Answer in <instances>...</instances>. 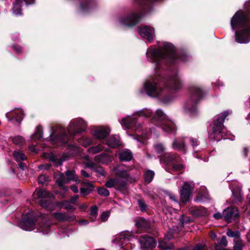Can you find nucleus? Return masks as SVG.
Instances as JSON below:
<instances>
[{
  "instance_id": "1",
  "label": "nucleus",
  "mask_w": 250,
  "mask_h": 250,
  "mask_svg": "<svg viewBox=\"0 0 250 250\" xmlns=\"http://www.w3.org/2000/svg\"><path fill=\"white\" fill-rule=\"evenodd\" d=\"M245 10L235 13L230 21L233 30L235 31V40L239 43H247L250 41V0L245 4Z\"/></svg>"
},
{
  "instance_id": "2",
  "label": "nucleus",
  "mask_w": 250,
  "mask_h": 250,
  "mask_svg": "<svg viewBox=\"0 0 250 250\" xmlns=\"http://www.w3.org/2000/svg\"><path fill=\"white\" fill-rule=\"evenodd\" d=\"M113 171L116 177L109 179L105 183V185L107 188H114L124 192L126 190L127 184L135 181L134 178L129 175L128 171L121 166L115 167Z\"/></svg>"
},
{
  "instance_id": "3",
  "label": "nucleus",
  "mask_w": 250,
  "mask_h": 250,
  "mask_svg": "<svg viewBox=\"0 0 250 250\" xmlns=\"http://www.w3.org/2000/svg\"><path fill=\"white\" fill-rule=\"evenodd\" d=\"M86 127L85 123L82 120L77 119L72 121L67 128L68 134H63L54 140L53 135L51 136V142L56 146H61L69 142L77 133L85 130Z\"/></svg>"
},
{
  "instance_id": "4",
  "label": "nucleus",
  "mask_w": 250,
  "mask_h": 250,
  "mask_svg": "<svg viewBox=\"0 0 250 250\" xmlns=\"http://www.w3.org/2000/svg\"><path fill=\"white\" fill-rule=\"evenodd\" d=\"M229 114L228 111H224L219 115L214 122L212 131L209 135L211 139L219 141L228 135V132L223 125V123Z\"/></svg>"
},
{
  "instance_id": "5",
  "label": "nucleus",
  "mask_w": 250,
  "mask_h": 250,
  "mask_svg": "<svg viewBox=\"0 0 250 250\" xmlns=\"http://www.w3.org/2000/svg\"><path fill=\"white\" fill-rule=\"evenodd\" d=\"M150 56L153 62L158 63L160 60L173 58L174 57V50L172 46L165 45L163 48L151 50Z\"/></svg>"
},
{
  "instance_id": "6",
  "label": "nucleus",
  "mask_w": 250,
  "mask_h": 250,
  "mask_svg": "<svg viewBox=\"0 0 250 250\" xmlns=\"http://www.w3.org/2000/svg\"><path fill=\"white\" fill-rule=\"evenodd\" d=\"M35 198H41L40 205L48 210H53L55 209V204L53 203L54 199L53 195L47 190L40 189L36 190L33 193Z\"/></svg>"
},
{
  "instance_id": "7",
  "label": "nucleus",
  "mask_w": 250,
  "mask_h": 250,
  "mask_svg": "<svg viewBox=\"0 0 250 250\" xmlns=\"http://www.w3.org/2000/svg\"><path fill=\"white\" fill-rule=\"evenodd\" d=\"M164 85L163 79L156 76L152 81H148L145 84V88L147 94L151 97H157L163 90L162 86Z\"/></svg>"
},
{
  "instance_id": "8",
  "label": "nucleus",
  "mask_w": 250,
  "mask_h": 250,
  "mask_svg": "<svg viewBox=\"0 0 250 250\" xmlns=\"http://www.w3.org/2000/svg\"><path fill=\"white\" fill-rule=\"evenodd\" d=\"M161 161H164L166 164L172 167V169L174 172H181L184 169V166L179 162L180 158L177 154L165 153L164 156L160 158Z\"/></svg>"
},
{
  "instance_id": "9",
  "label": "nucleus",
  "mask_w": 250,
  "mask_h": 250,
  "mask_svg": "<svg viewBox=\"0 0 250 250\" xmlns=\"http://www.w3.org/2000/svg\"><path fill=\"white\" fill-rule=\"evenodd\" d=\"M161 122V126L163 130L167 133L174 132L176 129L175 125L171 121L167 120L166 115L163 112L158 109L156 112L155 117Z\"/></svg>"
},
{
  "instance_id": "10",
  "label": "nucleus",
  "mask_w": 250,
  "mask_h": 250,
  "mask_svg": "<svg viewBox=\"0 0 250 250\" xmlns=\"http://www.w3.org/2000/svg\"><path fill=\"white\" fill-rule=\"evenodd\" d=\"M65 174L66 177H65L63 174L61 173L57 178L56 182L61 189H63L64 191H67L68 188L66 187H63V185L68 183L70 181L77 182L79 179L78 177L75 174L74 170H67L65 171Z\"/></svg>"
},
{
  "instance_id": "11",
  "label": "nucleus",
  "mask_w": 250,
  "mask_h": 250,
  "mask_svg": "<svg viewBox=\"0 0 250 250\" xmlns=\"http://www.w3.org/2000/svg\"><path fill=\"white\" fill-rule=\"evenodd\" d=\"M141 248L143 250H150L155 248L156 241L152 237L142 235L139 238Z\"/></svg>"
},
{
  "instance_id": "12",
  "label": "nucleus",
  "mask_w": 250,
  "mask_h": 250,
  "mask_svg": "<svg viewBox=\"0 0 250 250\" xmlns=\"http://www.w3.org/2000/svg\"><path fill=\"white\" fill-rule=\"evenodd\" d=\"M190 96L189 102L191 104H196L204 96L203 90L196 86H192L190 89Z\"/></svg>"
},
{
  "instance_id": "13",
  "label": "nucleus",
  "mask_w": 250,
  "mask_h": 250,
  "mask_svg": "<svg viewBox=\"0 0 250 250\" xmlns=\"http://www.w3.org/2000/svg\"><path fill=\"white\" fill-rule=\"evenodd\" d=\"M141 17V15L138 14L132 13L121 18L120 21L123 25L131 27L135 25L139 21Z\"/></svg>"
},
{
  "instance_id": "14",
  "label": "nucleus",
  "mask_w": 250,
  "mask_h": 250,
  "mask_svg": "<svg viewBox=\"0 0 250 250\" xmlns=\"http://www.w3.org/2000/svg\"><path fill=\"white\" fill-rule=\"evenodd\" d=\"M192 188L188 182H185L180 189L181 202L185 204L189 200L191 194Z\"/></svg>"
},
{
  "instance_id": "15",
  "label": "nucleus",
  "mask_w": 250,
  "mask_h": 250,
  "mask_svg": "<svg viewBox=\"0 0 250 250\" xmlns=\"http://www.w3.org/2000/svg\"><path fill=\"white\" fill-rule=\"evenodd\" d=\"M182 86V83L179 78L176 77L171 78L165 83V89L170 90H177L180 89Z\"/></svg>"
},
{
  "instance_id": "16",
  "label": "nucleus",
  "mask_w": 250,
  "mask_h": 250,
  "mask_svg": "<svg viewBox=\"0 0 250 250\" xmlns=\"http://www.w3.org/2000/svg\"><path fill=\"white\" fill-rule=\"evenodd\" d=\"M6 116L9 121L15 120L17 122L20 123L23 118V111L21 109H16L7 113Z\"/></svg>"
},
{
  "instance_id": "17",
  "label": "nucleus",
  "mask_w": 250,
  "mask_h": 250,
  "mask_svg": "<svg viewBox=\"0 0 250 250\" xmlns=\"http://www.w3.org/2000/svg\"><path fill=\"white\" fill-rule=\"evenodd\" d=\"M138 33L143 38L151 40L153 39L154 30L152 27L144 26L139 28Z\"/></svg>"
},
{
  "instance_id": "18",
  "label": "nucleus",
  "mask_w": 250,
  "mask_h": 250,
  "mask_svg": "<svg viewBox=\"0 0 250 250\" xmlns=\"http://www.w3.org/2000/svg\"><path fill=\"white\" fill-rule=\"evenodd\" d=\"M133 237V234L129 231H124L121 233L115 239V241L117 243L123 245L128 242Z\"/></svg>"
},
{
  "instance_id": "19",
  "label": "nucleus",
  "mask_w": 250,
  "mask_h": 250,
  "mask_svg": "<svg viewBox=\"0 0 250 250\" xmlns=\"http://www.w3.org/2000/svg\"><path fill=\"white\" fill-rule=\"evenodd\" d=\"M34 213L32 211H31L30 213H29V216L26 219L24 223V229L26 230H32L34 228L35 222L36 221L34 217Z\"/></svg>"
},
{
  "instance_id": "20",
  "label": "nucleus",
  "mask_w": 250,
  "mask_h": 250,
  "mask_svg": "<svg viewBox=\"0 0 250 250\" xmlns=\"http://www.w3.org/2000/svg\"><path fill=\"white\" fill-rule=\"evenodd\" d=\"M223 215L225 220L229 222L231 218L238 216V212L237 208H228L224 210Z\"/></svg>"
},
{
  "instance_id": "21",
  "label": "nucleus",
  "mask_w": 250,
  "mask_h": 250,
  "mask_svg": "<svg viewBox=\"0 0 250 250\" xmlns=\"http://www.w3.org/2000/svg\"><path fill=\"white\" fill-rule=\"evenodd\" d=\"M190 214L195 216H204L208 215L207 210L203 207H191L189 209Z\"/></svg>"
},
{
  "instance_id": "22",
  "label": "nucleus",
  "mask_w": 250,
  "mask_h": 250,
  "mask_svg": "<svg viewBox=\"0 0 250 250\" xmlns=\"http://www.w3.org/2000/svg\"><path fill=\"white\" fill-rule=\"evenodd\" d=\"M109 132L108 128L100 127L93 131V135L98 139H103L109 134Z\"/></svg>"
},
{
  "instance_id": "23",
  "label": "nucleus",
  "mask_w": 250,
  "mask_h": 250,
  "mask_svg": "<svg viewBox=\"0 0 250 250\" xmlns=\"http://www.w3.org/2000/svg\"><path fill=\"white\" fill-rule=\"evenodd\" d=\"M173 148L185 152V145L182 139L175 140L172 144Z\"/></svg>"
},
{
  "instance_id": "24",
  "label": "nucleus",
  "mask_w": 250,
  "mask_h": 250,
  "mask_svg": "<svg viewBox=\"0 0 250 250\" xmlns=\"http://www.w3.org/2000/svg\"><path fill=\"white\" fill-rule=\"evenodd\" d=\"M57 205L61 208H64L65 209L69 211H74L76 208L72 206L68 201L65 200L61 202L56 203Z\"/></svg>"
},
{
  "instance_id": "25",
  "label": "nucleus",
  "mask_w": 250,
  "mask_h": 250,
  "mask_svg": "<svg viewBox=\"0 0 250 250\" xmlns=\"http://www.w3.org/2000/svg\"><path fill=\"white\" fill-rule=\"evenodd\" d=\"M120 160L121 161H128L132 158V154L127 151H123L119 154Z\"/></svg>"
},
{
  "instance_id": "26",
  "label": "nucleus",
  "mask_w": 250,
  "mask_h": 250,
  "mask_svg": "<svg viewBox=\"0 0 250 250\" xmlns=\"http://www.w3.org/2000/svg\"><path fill=\"white\" fill-rule=\"evenodd\" d=\"M136 225L138 228L147 229L149 227V223L143 218H139L136 220Z\"/></svg>"
},
{
  "instance_id": "27",
  "label": "nucleus",
  "mask_w": 250,
  "mask_h": 250,
  "mask_svg": "<svg viewBox=\"0 0 250 250\" xmlns=\"http://www.w3.org/2000/svg\"><path fill=\"white\" fill-rule=\"evenodd\" d=\"M106 144L112 147H116L120 145V141L114 136H111L108 139Z\"/></svg>"
},
{
  "instance_id": "28",
  "label": "nucleus",
  "mask_w": 250,
  "mask_h": 250,
  "mask_svg": "<svg viewBox=\"0 0 250 250\" xmlns=\"http://www.w3.org/2000/svg\"><path fill=\"white\" fill-rule=\"evenodd\" d=\"M22 3L21 0H16L14 3V7L13 8V13L16 15L21 14V4Z\"/></svg>"
},
{
  "instance_id": "29",
  "label": "nucleus",
  "mask_w": 250,
  "mask_h": 250,
  "mask_svg": "<svg viewBox=\"0 0 250 250\" xmlns=\"http://www.w3.org/2000/svg\"><path fill=\"white\" fill-rule=\"evenodd\" d=\"M109 159V156L105 153L97 155L95 157V161L97 163H105L107 162V160Z\"/></svg>"
},
{
  "instance_id": "30",
  "label": "nucleus",
  "mask_w": 250,
  "mask_h": 250,
  "mask_svg": "<svg viewBox=\"0 0 250 250\" xmlns=\"http://www.w3.org/2000/svg\"><path fill=\"white\" fill-rule=\"evenodd\" d=\"M13 157L17 161H24L26 160V157L25 155L19 151H15L13 153Z\"/></svg>"
},
{
  "instance_id": "31",
  "label": "nucleus",
  "mask_w": 250,
  "mask_h": 250,
  "mask_svg": "<svg viewBox=\"0 0 250 250\" xmlns=\"http://www.w3.org/2000/svg\"><path fill=\"white\" fill-rule=\"evenodd\" d=\"M42 128L40 125H38L36 129V131L33 134L32 138L35 140H39L42 137Z\"/></svg>"
},
{
  "instance_id": "32",
  "label": "nucleus",
  "mask_w": 250,
  "mask_h": 250,
  "mask_svg": "<svg viewBox=\"0 0 250 250\" xmlns=\"http://www.w3.org/2000/svg\"><path fill=\"white\" fill-rule=\"evenodd\" d=\"M103 149V146L102 145H98L96 146L90 147L88 149L89 153L95 154L98 153Z\"/></svg>"
},
{
  "instance_id": "33",
  "label": "nucleus",
  "mask_w": 250,
  "mask_h": 250,
  "mask_svg": "<svg viewBox=\"0 0 250 250\" xmlns=\"http://www.w3.org/2000/svg\"><path fill=\"white\" fill-rule=\"evenodd\" d=\"M53 215L56 219L61 221H66L68 219L67 215L63 213L57 212L54 213Z\"/></svg>"
},
{
  "instance_id": "34",
  "label": "nucleus",
  "mask_w": 250,
  "mask_h": 250,
  "mask_svg": "<svg viewBox=\"0 0 250 250\" xmlns=\"http://www.w3.org/2000/svg\"><path fill=\"white\" fill-rule=\"evenodd\" d=\"M93 188L83 187L80 188V192L83 196L88 195L93 190Z\"/></svg>"
},
{
  "instance_id": "35",
  "label": "nucleus",
  "mask_w": 250,
  "mask_h": 250,
  "mask_svg": "<svg viewBox=\"0 0 250 250\" xmlns=\"http://www.w3.org/2000/svg\"><path fill=\"white\" fill-rule=\"evenodd\" d=\"M154 175V173L152 171L148 170L145 173V181L147 183H150Z\"/></svg>"
},
{
  "instance_id": "36",
  "label": "nucleus",
  "mask_w": 250,
  "mask_h": 250,
  "mask_svg": "<svg viewBox=\"0 0 250 250\" xmlns=\"http://www.w3.org/2000/svg\"><path fill=\"white\" fill-rule=\"evenodd\" d=\"M98 208L96 206H92L90 208V215L92 221H94L97 215Z\"/></svg>"
},
{
  "instance_id": "37",
  "label": "nucleus",
  "mask_w": 250,
  "mask_h": 250,
  "mask_svg": "<svg viewBox=\"0 0 250 250\" xmlns=\"http://www.w3.org/2000/svg\"><path fill=\"white\" fill-rule=\"evenodd\" d=\"M235 244L233 247V250H242L243 244L241 240H235L234 241Z\"/></svg>"
},
{
  "instance_id": "38",
  "label": "nucleus",
  "mask_w": 250,
  "mask_h": 250,
  "mask_svg": "<svg viewBox=\"0 0 250 250\" xmlns=\"http://www.w3.org/2000/svg\"><path fill=\"white\" fill-rule=\"evenodd\" d=\"M24 142L23 138L21 136H17L13 139V143L17 145L21 146L23 144Z\"/></svg>"
},
{
  "instance_id": "39",
  "label": "nucleus",
  "mask_w": 250,
  "mask_h": 250,
  "mask_svg": "<svg viewBox=\"0 0 250 250\" xmlns=\"http://www.w3.org/2000/svg\"><path fill=\"white\" fill-rule=\"evenodd\" d=\"M227 234L229 237H235L236 240L239 239V233L237 231H233L229 229L227 231Z\"/></svg>"
},
{
  "instance_id": "40",
  "label": "nucleus",
  "mask_w": 250,
  "mask_h": 250,
  "mask_svg": "<svg viewBox=\"0 0 250 250\" xmlns=\"http://www.w3.org/2000/svg\"><path fill=\"white\" fill-rule=\"evenodd\" d=\"M98 193L104 196H108L109 194V191L104 188H101L98 189Z\"/></svg>"
},
{
  "instance_id": "41",
  "label": "nucleus",
  "mask_w": 250,
  "mask_h": 250,
  "mask_svg": "<svg viewBox=\"0 0 250 250\" xmlns=\"http://www.w3.org/2000/svg\"><path fill=\"white\" fill-rule=\"evenodd\" d=\"M233 197L234 198V202L237 203L241 202L243 200L240 192L233 193Z\"/></svg>"
},
{
  "instance_id": "42",
  "label": "nucleus",
  "mask_w": 250,
  "mask_h": 250,
  "mask_svg": "<svg viewBox=\"0 0 250 250\" xmlns=\"http://www.w3.org/2000/svg\"><path fill=\"white\" fill-rule=\"evenodd\" d=\"M155 149L158 153L160 154L164 151L165 147L162 144H158L155 145Z\"/></svg>"
},
{
  "instance_id": "43",
  "label": "nucleus",
  "mask_w": 250,
  "mask_h": 250,
  "mask_svg": "<svg viewBox=\"0 0 250 250\" xmlns=\"http://www.w3.org/2000/svg\"><path fill=\"white\" fill-rule=\"evenodd\" d=\"M159 247L162 249H168L170 248V246L164 241H159Z\"/></svg>"
},
{
  "instance_id": "44",
  "label": "nucleus",
  "mask_w": 250,
  "mask_h": 250,
  "mask_svg": "<svg viewBox=\"0 0 250 250\" xmlns=\"http://www.w3.org/2000/svg\"><path fill=\"white\" fill-rule=\"evenodd\" d=\"M188 247L191 248L192 250H206V247L205 245L202 244H197L194 247L192 246H188Z\"/></svg>"
},
{
  "instance_id": "45",
  "label": "nucleus",
  "mask_w": 250,
  "mask_h": 250,
  "mask_svg": "<svg viewBox=\"0 0 250 250\" xmlns=\"http://www.w3.org/2000/svg\"><path fill=\"white\" fill-rule=\"evenodd\" d=\"M110 216L109 211L104 212L100 216V219L103 222H105Z\"/></svg>"
},
{
  "instance_id": "46",
  "label": "nucleus",
  "mask_w": 250,
  "mask_h": 250,
  "mask_svg": "<svg viewBox=\"0 0 250 250\" xmlns=\"http://www.w3.org/2000/svg\"><path fill=\"white\" fill-rule=\"evenodd\" d=\"M138 205L142 211H144L146 210V205L144 202V201L142 199L139 200L138 201Z\"/></svg>"
},
{
  "instance_id": "47",
  "label": "nucleus",
  "mask_w": 250,
  "mask_h": 250,
  "mask_svg": "<svg viewBox=\"0 0 250 250\" xmlns=\"http://www.w3.org/2000/svg\"><path fill=\"white\" fill-rule=\"evenodd\" d=\"M94 171L97 173H99L102 176L105 175V171L103 168L100 166L96 167L94 168Z\"/></svg>"
},
{
  "instance_id": "48",
  "label": "nucleus",
  "mask_w": 250,
  "mask_h": 250,
  "mask_svg": "<svg viewBox=\"0 0 250 250\" xmlns=\"http://www.w3.org/2000/svg\"><path fill=\"white\" fill-rule=\"evenodd\" d=\"M47 180V178L43 175H41L39 177L38 182L40 184H44Z\"/></svg>"
},
{
  "instance_id": "49",
  "label": "nucleus",
  "mask_w": 250,
  "mask_h": 250,
  "mask_svg": "<svg viewBox=\"0 0 250 250\" xmlns=\"http://www.w3.org/2000/svg\"><path fill=\"white\" fill-rule=\"evenodd\" d=\"M190 143L191 146H193V148L199 145V143L197 140L195 138H190L189 139Z\"/></svg>"
},
{
  "instance_id": "50",
  "label": "nucleus",
  "mask_w": 250,
  "mask_h": 250,
  "mask_svg": "<svg viewBox=\"0 0 250 250\" xmlns=\"http://www.w3.org/2000/svg\"><path fill=\"white\" fill-rule=\"evenodd\" d=\"M90 3L89 0H85L83 2H82L81 4V8L83 10L86 9L87 7V6L89 5Z\"/></svg>"
},
{
  "instance_id": "51",
  "label": "nucleus",
  "mask_w": 250,
  "mask_h": 250,
  "mask_svg": "<svg viewBox=\"0 0 250 250\" xmlns=\"http://www.w3.org/2000/svg\"><path fill=\"white\" fill-rule=\"evenodd\" d=\"M13 49L16 51L18 53H20L22 52V49L21 47L19 45H14L12 46Z\"/></svg>"
},
{
  "instance_id": "52",
  "label": "nucleus",
  "mask_w": 250,
  "mask_h": 250,
  "mask_svg": "<svg viewBox=\"0 0 250 250\" xmlns=\"http://www.w3.org/2000/svg\"><path fill=\"white\" fill-rule=\"evenodd\" d=\"M123 123H124L125 124L127 128H131L134 126V125L130 123L128 119H125L123 120Z\"/></svg>"
},
{
  "instance_id": "53",
  "label": "nucleus",
  "mask_w": 250,
  "mask_h": 250,
  "mask_svg": "<svg viewBox=\"0 0 250 250\" xmlns=\"http://www.w3.org/2000/svg\"><path fill=\"white\" fill-rule=\"evenodd\" d=\"M49 227H50V225L48 223L45 224L43 225H42L41 226V228H42L41 231H43V232H46L47 230H48Z\"/></svg>"
},
{
  "instance_id": "54",
  "label": "nucleus",
  "mask_w": 250,
  "mask_h": 250,
  "mask_svg": "<svg viewBox=\"0 0 250 250\" xmlns=\"http://www.w3.org/2000/svg\"><path fill=\"white\" fill-rule=\"evenodd\" d=\"M82 184L83 185V186H85L86 187H90L91 188H94L92 183L88 181H83Z\"/></svg>"
},
{
  "instance_id": "55",
  "label": "nucleus",
  "mask_w": 250,
  "mask_h": 250,
  "mask_svg": "<svg viewBox=\"0 0 250 250\" xmlns=\"http://www.w3.org/2000/svg\"><path fill=\"white\" fill-rule=\"evenodd\" d=\"M227 243L228 242L226 239V238L225 236H223L221 240L220 245L226 247L227 245Z\"/></svg>"
},
{
  "instance_id": "56",
  "label": "nucleus",
  "mask_w": 250,
  "mask_h": 250,
  "mask_svg": "<svg viewBox=\"0 0 250 250\" xmlns=\"http://www.w3.org/2000/svg\"><path fill=\"white\" fill-rule=\"evenodd\" d=\"M78 198H79V196L78 195H75L72 196L70 198V201L71 203L74 204L77 201V200L78 199Z\"/></svg>"
},
{
  "instance_id": "57",
  "label": "nucleus",
  "mask_w": 250,
  "mask_h": 250,
  "mask_svg": "<svg viewBox=\"0 0 250 250\" xmlns=\"http://www.w3.org/2000/svg\"><path fill=\"white\" fill-rule=\"evenodd\" d=\"M81 173L83 177L86 178H88L90 176V174L84 170H82Z\"/></svg>"
},
{
  "instance_id": "58",
  "label": "nucleus",
  "mask_w": 250,
  "mask_h": 250,
  "mask_svg": "<svg viewBox=\"0 0 250 250\" xmlns=\"http://www.w3.org/2000/svg\"><path fill=\"white\" fill-rule=\"evenodd\" d=\"M70 189L74 193L78 192V188L77 186L74 185L70 187Z\"/></svg>"
},
{
  "instance_id": "59",
  "label": "nucleus",
  "mask_w": 250,
  "mask_h": 250,
  "mask_svg": "<svg viewBox=\"0 0 250 250\" xmlns=\"http://www.w3.org/2000/svg\"><path fill=\"white\" fill-rule=\"evenodd\" d=\"M67 219L66 221H73L76 219V217L74 215L71 216L67 215Z\"/></svg>"
},
{
  "instance_id": "60",
  "label": "nucleus",
  "mask_w": 250,
  "mask_h": 250,
  "mask_svg": "<svg viewBox=\"0 0 250 250\" xmlns=\"http://www.w3.org/2000/svg\"><path fill=\"white\" fill-rule=\"evenodd\" d=\"M213 216L216 219H221L223 217L222 215L220 213H219V212H217V213H215L213 215Z\"/></svg>"
},
{
  "instance_id": "61",
  "label": "nucleus",
  "mask_w": 250,
  "mask_h": 250,
  "mask_svg": "<svg viewBox=\"0 0 250 250\" xmlns=\"http://www.w3.org/2000/svg\"><path fill=\"white\" fill-rule=\"evenodd\" d=\"M210 236L211 238L214 239L216 237V235L214 232H210Z\"/></svg>"
},
{
  "instance_id": "62",
  "label": "nucleus",
  "mask_w": 250,
  "mask_h": 250,
  "mask_svg": "<svg viewBox=\"0 0 250 250\" xmlns=\"http://www.w3.org/2000/svg\"><path fill=\"white\" fill-rule=\"evenodd\" d=\"M19 166L20 168H21L22 169H23L24 167H25V165L24 163H21L19 165Z\"/></svg>"
},
{
  "instance_id": "63",
  "label": "nucleus",
  "mask_w": 250,
  "mask_h": 250,
  "mask_svg": "<svg viewBox=\"0 0 250 250\" xmlns=\"http://www.w3.org/2000/svg\"><path fill=\"white\" fill-rule=\"evenodd\" d=\"M25 1V2L27 3V4H31V3H33L34 1V0H24Z\"/></svg>"
},
{
  "instance_id": "64",
  "label": "nucleus",
  "mask_w": 250,
  "mask_h": 250,
  "mask_svg": "<svg viewBox=\"0 0 250 250\" xmlns=\"http://www.w3.org/2000/svg\"><path fill=\"white\" fill-rule=\"evenodd\" d=\"M178 250H192V249L191 248H190V247H187L186 248H183V249H179Z\"/></svg>"
}]
</instances>
